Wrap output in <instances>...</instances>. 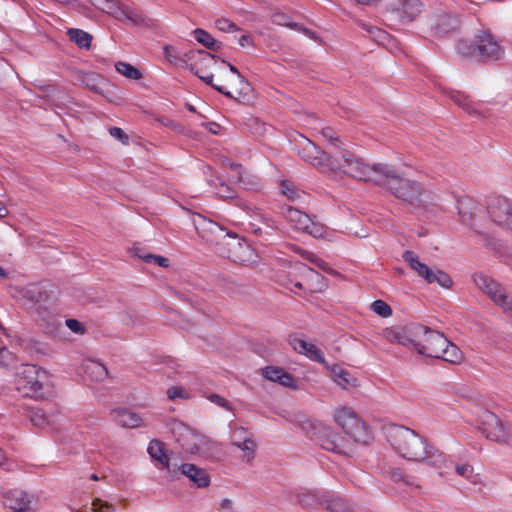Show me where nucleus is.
<instances>
[{
  "instance_id": "18",
  "label": "nucleus",
  "mask_w": 512,
  "mask_h": 512,
  "mask_svg": "<svg viewBox=\"0 0 512 512\" xmlns=\"http://www.w3.org/2000/svg\"><path fill=\"white\" fill-rule=\"evenodd\" d=\"M489 214L494 223L512 230V202L505 197H496L489 204Z\"/></svg>"
},
{
  "instance_id": "7",
  "label": "nucleus",
  "mask_w": 512,
  "mask_h": 512,
  "mask_svg": "<svg viewBox=\"0 0 512 512\" xmlns=\"http://www.w3.org/2000/svg\"><path fill=\"white\" fill-rule=\"evenodd\" d=\"M332 419L354 442L367 444L371 440L368 427L352 407L348 405L335 407L332 411Z\"/></svg>"
},
{
  "instance_id": "13",
  "label": "nucleus",
  "mask_w": 512,
  "mask_h": 512,
  "mask_svg": "<svg viewBox=\"0 0 512 512\" xmlns=\"http://www.w3.org/2000/svg\"><path fill=\"white\" fill-rule=\"evenodd\" d=\"M193 224L199 236L205 241L215 244L216 249L224 246L223 243L231 233L217 222L200 214L193 216Z\"/></svg>"
},
{
  "instance_id": "41",
  "label": "nucleus",
  "mask_w": 512,
  "mask_h": 512,
  "mask_svg": "<svg viewBox=\"0 0 512 512\" xmlns=\"http://www.w3.org/2000/svg\"><path fill=\"white\" fill-rule=\"evenodd\" d=\"M404 326L387 327L381 331V336L390 343L403 345Z\"/></svg>"
},
{
  "instance_id": "19",
  "label": "nucleus",
  "mask_w": 512,
  "mask_h": 512,
  "mask_svg": "<svg viewBox=\"0 0 512 512\" xmlns=\"http://www.w3.org/2000/svg\"><path fill=\"white\" fill-rule=\"evenodd\" d=\"M101 11L125 23H131L134 25H141L144 23L143 16L137 10L126 5H122L116 0H108Z\"/></svg>"
},
{
  "instance_id": "58",
  "label": "nucleus",
  "mask_w": 512,
  "mask_h": 512,
  "mask_svg": "<svg viewBox=\"0 0 512 512\" xmlns=\"http://www.w3.org/2000/svg\"><path fill=\"white\" fill-rule=\"evenodd\" d=\"M307 277L311 278L312 280H315L317 282H323L324 278L321 274L317 273L313 269L306 268Z\"/></svg>"
},
{
  "instance_id": "9",
  "label": "nucleus",
  "mask_w": 512,
  "mask_h": 512,
  "mask_svg": "<svg viewBox=\"0 0 512 512\" xmlns=\"http://www.w3.org/2000/svg\"><path fill=\"white\" fill-rule=\"evenodd\" d=\"M223 244V247L217 248V253L222 257L243 265H251L257 262L258 256L254 249L235 234L230 233Z\"/></svg>"
},
{
  "instance_id": "21",
  "label": "nucleus",
  "mask_w": 512,
  "mask_h": 512,
  "mask_svg": "<svg viewBox=\"0 0 512 512\" xmlns=\"http://www.w3.org/2000/svg\"><path fill=\"white\" fill-rule=\"evenodd\" d=\"M447 340L448 339L442 333L428 328L426 335L418 348V353L428 357L437 358L447 345Z\"/></svg>"
},
{
  "instance_id": "11",
  "label": "nucleus",
  "mask_w": 512,
  "mask_h": 512,
  "mask_svg": "<svg viewBox=\"0 0 512 512\" xmlns=\"http://www.w3.org/2000/svg\"><path fill=\"white\" fill-rule=\"evenodd\" d=\"M469 49L470 47H468L466 43H461L458 47L459 52L464 55L475 54V52H478L479 56L486 60H498L504 54L500 44L489 32L486 31H482L476 35L473 51H467Z\"/></svg>"
},
{
  "instance_id": "17",
  "label": "nucleus",
  "mask_w": 512,
  "mask_h": 512,
  "mask_svg": "<svg viewBox=\"0 0 512 512\" xmlns=\"http://www.w3.org/2000/svg\"><path fill=\"white\" fill-rule=\"evenodd\" d=\"M228 67L230 73L225 75V81L214 83L213 78L212 84L210 85L227 97H233V93L230 89H234L239 94L247 93V91L249 90V83L239 73L238 69L235 66L229 64Z\"/></svg>"
},
{
  "instance_id": "43",
  "label": "nucleus",
  "mask_w": 512,
  "mask_h": 512,
  "mask_svg": "<svg viewBox=\"0 0 512 512\" xmlns=\"http://www.w3.org/2000/svg\"><path fill=\"white\" fill-rule=\"evenodd\" d=\"M166 395L170 401H176L178 399L189 400L191 398L190 392L182 385L169 387L166 391Z\"/></svg>"
},
{
  "instance_id": "1",
  "label": "nucleus",
  "mask_w": 512,
  "mask_h": 512,
  "mask_svg": "<svg viewBox=\"0 0 512 512\" xmlns=\"http://www.w3.org/2000/svg\"><path fill=\"white\" fill-rule=\"evenodd\" d=\"M300 158L319 172L327 175L344 174L353 179L381 186L384 177H391L390 165H370L364 159L348 151H324L312 140L299 134L294 139Z\"/></svg>"
},
{
  "instance_id": "38",
  "label": "nucleus",
  "mask_w": 512,
  "mask_h": 512,
  "mask_svg": "<svg viewBox=\"0 0 512 512\" xmlns=\"http://www.w3.org/2000/svg\"><path fill=\"white\" fill-rule=\"evenodd\" d=\"M323 493L318 490L299 493L297 495L298 503L305 508L313 507L316 504L320 505V500L323 498Z\"/></svg>"
},
{
  "instance_id": "2",
  "label": "nucleus",
  "mask_w": 512,
  "mask_h": 512,
  "mask_svg": "<svg viewBox=\"0 0 512 512\" xmlns=\"http://www.w3.org/2000/svg\"><path fill=\"white\" fill-rule=\"evenodd\" d=\"M385 435L392 449L402 458L425 463L436 469L447 466L448 457L414 430L401 425H389L385 428Z\"/></svg>"
},
{
  "instance_id": "63",
  "label": "nucleus",
  "mask_w": 512,
  "mask_h": 512,
  "mask_svg": "<svg viewBox=\"0 0 512 512\" xmlns=\"http://www.w3.org/2000/svg\"><path fill=\"white\" fill-rule=\"evenodd\" d=\"M8 215L7 208L0 202V218H4Z\"/></svg>"
},
{
  "instance_id": "6",
  "label": "nucleus",
  "mask_w": 512,
  "mask_h": 512,
  "mask_svg": "<svg viewBox=\"0 0 512 512\" xmlns=\"http://www.w3.org/2000/svg\"><path fill=\"white\" fill-rule=\"evenodd\" d=\"M165 58L174 64H185L193 73L207 84H212L213 75L206 73L200 66H210L216 62L215 56L203 50H189L184 53L177 51L173 46L163 47Z\"/></svg>"
},
{
  "instance_id": "56",
  "label": "nucleus",
  "mask_w": 512,
  "mask_h": 512,
  "mask_svg": "<svg viewBox=\"0 0 512 512\" xmlns=\"http://www.w3.org/2000/svg\"><path fill=\"white\" fill-rule=\"evenodd\" d=\"M368 32L373 35V37H375V39L383 44L385 42V40L388 38V34L384 31H381L380 29L378 28H375V27H371Z\"/></svg>"
},
{
  "instance_id": "34",
  "label": "nucleus",
  "mask_w": 512,
  "mask_h": 512,
  "mask_svg": "<svg viewBox=\"0 0 512 512\" xmlns=\"http://www.w3.org/2000/svg\"><path fill=\"white\" fill-rule=\"evenodd\" d=\"M320 505L333 512H349V507L343 499L329 496L326 493H323V498L320 500Z\"/></svg>"
},
{
  "instance_id": "52",
  "label": "nucleus",
  "mask_w": 512,
  "mask_h": 512,
  "mask_svg": "<svg viewBox=\"0 0 512 512\" xmlns=\"http://www.w3.org/2000/svg\"><path fill=\"white\" fill-rule=\"evenodd\" d=\"M215 27L222 32H235L238 30L237 26L226 18H218L215 21Z\"/></svg>"
},
{
  "instance_id": "42",
  "label": "nucleus",
  "mask_w": 512,
  "mask_h": 512,
  "mask_svg": "<svg viewBox=\"0 0 512 512\" xmlns=\"http://www.w3.org/2000/svg\"><path fill=\"white\" fill-rule=\"evenodd\" d=\"M115 69L121 75L131 80H139L142 77L141 72L136 67L127 62H117L115 64Z\"/></svg>"
},
{
  "instance_id": "53",
  "label": "nucleus",
  "mask_w": 512,
  "mask_h": 512,
  "mask_svg": "<svg viewBox=\"0 0 512 512\" xmlns=\"http://www.w3.org/2000/svg\"><path fill=\"white\" fill-rule=\"evenodd\" d=\"M92 509L94 512H115V507L112 504L101 499H95L92 502Z\"/></svg>"
},
{
  "instance_id": "23",
  "label": "nucleus",
  "mask_w": 512,
  "mask_h": 512,
  "mask_svg": "<svg viewBox=\"0 0 512 512\" xmlns=\"http://www.w3.org/2000/svg\"><path fill=\"white\" fill-rule=\"evenodd\" d=\"M325 368L329 372L331 380L343 390H351L358 387V379L346 368L339 364L326 363Z\"/></svg>"
},
{
  "instance_id": "15",
  "label": "nucleus",
  "mask_w": 512,
  "mask_h": 512,
  "mask_svg": "<svg viewBox=\"0 0 512 512\" xmlns=\"http://www.w3.org/2000/svg\"><path fill=\"white\" fill-rule=\"evenodd\" d=\"M231 443L241 452L243 462L250 463L256 455L257 443L253 434L244 427H235L230 435Z\"/></svg>"
},
{
  "instance_id": "27",
  "label": "nucleus",
  "mask_w": 512,
  "mask_h": 512,
  "mask_svg": "<svg viewBox=\"0 0 512 512\" xmlns=\"http://www.w3.org/2000/svg\"><path fill=\"white\" fill-rule=\"evenodd\" d=\"M262 376L271 381L280 384L283 387L297 389V382L294 377L278 366H266L261 369Z\"/></svg>"
},
{
  "instance_id": "10",
  "label": "nucleus",
  "mask_w": 512,
  "mask_h": 512,
  "mask_svg": "<svg viewBox=\"0 0 512 512\" xmlns=\"http://www.w3.org/2000/svg\"><path fill=\"white\" fill-rule=\"evenodd\" d=\"M402 257L404 261L409 264L410 268L427 283H437L443 288H449L452 285L451 278L445 272L428 267L425 263L420 261L419 256L413 251H405Z\"/></svg>"
},
{
  "instance_id": "29",
  "label": "nucleus",
  "mask_w": 512,
  "mask_h": 512,
  "mask_svg": "<svg viewBox=\"0 0 512 512\" xmlns=\"http://www.w3.org/2000/svg\"><path fill=\"white\" fill-rule=\"evenodd\" d=\"M290 344L292 348L299 354L305 355L312 361L325 365L327 362L322 351L312 342H308L302 338H291Z\"/></svg>"
},
{
  "instance_id": "33",
  "label": "nucleus",
  "mask_w": 512,
  "mask_h": 512,
  "mask_svg": "<svg viewBox=\"0 0 512 512\" xmlns=\"http://www.w3.org/2000/svg\"><path fill=\"white\" fill-rule=\"evenodd\" d=\"M85 373L94 381L100 382L107 378V368L96 360L87 359L83 362Z\"/></svg>"
},
{
  "instance_id": "32",
  "label": "nucleus",
  "mask_w": 512,
  "mask_h": 512,
  "mask_svg": "<svg viewBox=\"0 0 512 512\" xmlns=\"http://www.w3.org/2000/svg\"><path fill=\"white\" fill-rule=\"evenodd\" d=\"M394 10L402 20L412 21L423 11V3L420 0H398Z\"/></svg>"
},
{
  "instance_id": "25",
  "label": "nucleus",
  "mask_w": 512,
  "mask_h": 512,
  "mask_svg": "<svg viewBox=\"0 0 512 512\" xmlns=\"http://www.w3.org/2000/svg\"><path fill=\"white\" fill-rule=\"evenodd\" d=\"M33 497L21 489H12L5 493L4 504L14 512H26L30 509Z\"/></svg>"
},
{
  "instance_id": "48",
  "label": "nucleus",
  "mask_w": 512,
  "mask_h": 512,
  "mask_svg": "<svg viewBox=\"0 0 512 512\" xmlns=\"http://www.w3.org/2000/svg\"><path fill=\"white\" fill-rule=\"evenodd\" d=\"M138 256L146 263L155 264L164 268H167L169 266V259L164 256L154 255L150 253Z\"/></svg>"
},
{
  "instance_id": "16",
  "label": "nucleus",
  "mask_w": 512,
  "mask_h": 512,
  "mask_svg": "<svg viewBox=\"0 0 512 512\" xmlns=\"http://www.w3.org/2000/svg\"><path fill=\"white\" fill-rule=\"evenodd\" d=\"M318 435L321 446L324 449L344 455H348L352 452L351 441L333 431L330 427H321Z\"/></svg>"
},
{
  "instance_id": "3",
  "label": "nucleus",
  "mask_w": 512,
  "mask_h": 512,
  "mask_svg": "<svg viewBox=\"0 0 512 512\" xmlns=\"http://www.w3.org/2000/svg\"><path fill=\"white\" fill-rule=\"evenodd\" d=\"M15 385L23 396L37 400L50 396L53 387L49 372L32 364H24L19 368Z\"/></svg>"
},
{
  "instance_id": "31",
  "label": "nucleus",
  "mask_w": 512,
  "mask_h": 512,
  "mask_svg": "<svg viewBox=\"0 0 512 512\" xmlns=\"http://www.w3.org/2000/svg\"><path fill=\"white\" fill-rule=\"evenodd\" d=\"M427 329L428 328L426 326L417 323L404 326L403 346L414 349L418 352V348L426 335Z\"/></svg>"
},
{
  "instance_id": "5",
  "label": "nucleus",
  "mask_w": 512,
  "mask_h": 512,
  "mask_svg": "<svg viewBox=\"0 0 512 512\" xmlns=\"http://www.w3.org/2000/svg\"><path fill=\"white\" fill-rule=\"evenodd\" d=\"M166 428L170 431L184 452L204 457L211 454L214 443L182 421L176 418H169L166 421Z\"/></svg>"
},
{
  "instance_id": "24",
  "label": "nucleus",
  "mask_w": 512,
  "mask_h": 512,
  "mask_svg": "<svg viewBox=\"0 0 512 512\" xmlns=\"http://www.w3.org/2000/svg\"><path fill=\"white\" fill-rule=\"evenodd\" d=\"M147 451L150 457L157 462L158 468L166 469L172 477L177 476V465L170 463V457L163 442L152 440L148 445Z\"/></svg>"
},
{
  "instance_id": "64",
  "label": "nucleus",
  "mask_w": 512,
  "mask_h": 512,
  "mask_svg": "<svg viewBox=\"0 0 512 512\" xmlns=\"http://www.w3.org/2000/svg\"><path fill=\"white\" fill-rule=\"evenodd\" d=\"M216 128H218V125H217L216 123H209V124H208V129H209L212 133H217Z\"/></svg>"
},
{
  "instance_id": "14",
  "label": "nucleus",
  "mask_w": 512,
  "mask_h": 512,
  "mask_svg": "<svg viewBox=\"0 0 512 512\" xmlns=\"http://www.w3.org/2000/svg\"><path fill=\"white\" fill-rule=\"evenodd\" d=\"M479 427L488 439L496 442H507L512 437L510 427L490 411L481 413Z\"/></svg>"
},
{
  "instance_id": "51",
  "label": "nucleus",
  "mask_w": 512,
  "mask_h": 512,
  "mask_svg": "<svg viewBox=\"0 0 512 512\" xmlns=\"http://www.w3.org/2000/svg\"><path fill=\"white\" fill-rule=\"evenodd\" d=\"M206 398H207V400L214 403L215 405H217L227 411H232L231 403L228 400H226L224 397H222L218 394H215V393H211V394H208L206 396Z\"/></svg>"
},
{
  "instance_id": "49",
  "label": "nucleus",
  "mask_w": 512,
  "mask_h": 512,
  "mask_svg": "<svg viewBox=\"0 0 512 512\" xmlns=\"http://www.w3.org/2000/svg\"><path fill=\"white\" fill-rule=\"evenodd\" d=\"M281 193L287 197L288 200L294 201L299 198V192L295 189V187L287 181H282L281 185Z\"/></svg>"
},
{
  "instance_id": "35",
  "label": "nucleus",
  "mask_w": 512,
  "mask_h": 512,
  "mask_svg": "<svg viewBox=\"0 0 512 512\" xmlns=\"http://www.w3.org/2000/svg\"><path fill=\"white\" fill-rule=\"evenodd\" d=\"M437 358L449 363L457 364L463 359V354L456 345L447 340V345Z\"/></svg>"
},
{
  "instance_id": "28",
  "label": "nucleus",
  "mask_w": 512,
  "mask_h": 512,
  "mask_svg": "<svg viewBox=\"0 0 512 512\" xmlns=\"http://www.w3.org/2000/svg\"><path fill=\"white\" fill-rule=\"evenodd\" d=\"M111 417L115 423L123 428L135 429L145 426L141 415L127 408L113 410Z\"/></svg>"
},
{
  "instance_id": "39",
  "label": "nucleus",
  "mask_w": 512,
  "mask_h": 512,
  "mask_svg": "<svg viewBox=\"0 0 512 512\" xmlns=\"http://www.w3.org/2000/svg\"><path fill=\"white\" fill-rule=\"evenodd\" d=\"M452 101L461 107L468 114H476L477 107L476 104L465 94L461 92H453L451 94Z\"/></svg>"
},
{
  "instance_id": "50",
  "label": "nucleus",
  "mask_w": 512,
  "mask_h": 512,
  "mask_svg": "<svg viewBox=\"0 0 512 512\" xmlns=\"http://www.w3.org/2000/svg\"><path fill=\"white\" fill-rule=\"evenodd\" d=\"M16 362L15 355L7 348H0V366L10 367Z\"/></svg>"
},
{
  "instance_id": "46",
  "label": "nucleus",
  "mask_w": 512,
  "mask_h": 512,
  "mask_svg": "<svg viewBox=\"0 0 512 512\" xmlns=\"http://www.w3.org/2000/svg\"><path fill=\"white\" fill-rule=\"evenodd\" d=\"M371 310L377 315L388 318L392 315V308L383 300H375L370 305Z\"/></svg>"
},
{
  "instance_id": "60",
  "label": "nucleus",
  "mask_w": 512,
  "mask_h": 512,
  "mask_svg": "<svg viewBox=\"0 0 512 512\" xmlns=\"http://www.w3.org/2000/svg\"><path fill=\"white\" fill-rule=\"evenodd\" d=\"M301 255L303 258H305L306 260L312 262V263H316L318 261V258L315 254H313L312 252H309V251H302L301 252Z\"/></svg>"
},
{
  "instance_id": "55",
  "label": "nucleus",
  "mask_w": 512,
  "mask_h": 512,
  "mask_svg": "<svg viewBox=\"0 0 512 512\" xmlns=\"http://www.w3.org/2000/svg\"><path fill=\"white\" fill-rule=\"evenodd\" d=\"M66 326L76 334H83L85 331L83 325L76 319L66 320Z\"/></svg>"
},
{
  "instance_id": "40",
  "label": "nucleus",
  "mask_w": 512,
  "mask_h": 512,
  "mask_svg": "<svg viewBox=\"0 0 512 512\" xmlns=\"http://www.w3.org/2000/svg\"><path fill=\"white\" fill-rule=\"evenodd\" d=\"M70 40L75 42L80 48L89 49L92 42V36L80 29H69Z\"/></svg>"
},
{
  "instance_id": "59",
  "label": "nucleus",
  "mask_w": 512,
  "mask_h": 512,
  "mask_svg": "<svg viewBox=\"0 0 512 512\" xmlns=\"http://www.w3.org/2000/svg\"><path fill=\"white\" fill-rule=\"evenodd\" d=\"M220 508L231 511L233 509V501L229 498L222 499L219 503Z\"/></svg>"
},
{
  "instance_id": "8",
  "label": "nucleus",
  "mask_w": 512,
  "mask_h": 512,
  "mask_svg": "<svg viewBox=\"0 0 512 512\" xmlns=\"http://www.w3.org/2000/svg\"><path fill=\"white\" fill-rule=\"evenodd\" d=\"M284 216L291 227L297 231L305 232L314 238H320L327 241L335 240L334 232L328 230L323 225L314 222L309 215L294 207H287L284 212Z\"/></svg>"
},
{
  "instance_id": "61",
  "label": "nucleus",
  "mask_w": 512,
  "mask_h": 512,
  "mask_svg": "<svg viewBox=\"0 0 512 512\" xmlns=\"http://www.w3.org/2000/svg\"><path fill=\"white\" fill-rule=\"evenodd\" d=\"M238 43L240 46L242 47H245V46H249V45H252V39L250 36L248 35H242L239 40H238Z\"/></svg>"
},
{
  "instance_id": "36",
  "label": "nucleus",
  "mask_w": 512,
  "mask_h": 512,
  "mask_svg": "<svg viewBox=\"0 0 512 512\" xmlns=\"http://www.w3.org/2000/svg\"><path fill=\"white\" fill-rule=\"evenodd\" d=\"M193 35L196 41L206 48H209L213 51H219L221 49V44L216 41L207 31L201 28H197L193 31Z\"/></svg>"
},
{
  "instance_id": "30",
  "label": "nucleus",
  "mask_w": 512,
  "mask_h": 512,
  "mask_svg": "<svg viewBox=\"0 0 512 512\" xmlns=\"http://www.w3.org/2000/svg\"><path fill=\"white\" fill-rule=\"evenodd\" d=\"M19 296L25 300V304L31 307L41 308L48 300L45 289L38 284H30L19 290Z\"/></svg>"
},
{
  "instance_id": "45",
  "label": "nucleus",
  "mask_w": 512,
  "mask_h": 512,
  "mask_svg": "<svg viewBox=\"0 0 512 512\" xmlns=\"http://www.w3.org/2000/svg\"><path fill=\"white\" fill-rule=\"evenodd\" d=\"M455 471L459 476L466 478L473 484H476L479 480L478 475L474 473L473 467L469 464H457Z\"/></svg>"
},
{
  "instance_id": "37",
  "label": "nucleus",
  "mask_w": 512,
  "mask_h": 512,
  "mask_svg": "<svg viewBox=\"0 0 512 512\" xmlns=\"http://www.w3.org/2000/svg\"><path fill=\"white\" fill-rule=\"evenodd\" d=\"M272 22L274 24H276V25L286 26V27H290L292 29L298 30V31L304 33L305 35H307L311 39H315L316 38L314 32H312V31H310V30H308L306 28H302L297 23L289 21L287 16H285L282 13H275V14H273L272 15Z\"/></svg>"
},
{
  "instance_id": "47",
  "label": "nucleus",
  "mask_w": 512,
  "mask_h": 512,
  "mask_svg": "<svg viewBox=\"0 0 512 512\" xmlns=\"http://www.w3.org/2000/svg\"><path fill=\"white\" fill-rule=\"evenodd\" d=\"M209 183L210 185L215 187L213 193H215L218 197L223 199L233 198L234 191L229 185L225 184L224 182H220L219 185L217 186L213 180H210Z\"/></svg>"
},
{
  "instance_id": "44",
  "label": "nucleus",
  "mask_w": 512,
  "mask_h": 512,
  "mask_svg": "<svg viewBox=\"0 0 512 512\" xmlns=\"http://www.w3.org/2000/svg\"><path fill=\"white\" fill-rule=\"evenodd\" d=\"M320 133L332 145V148L328 149L327 151L335 152V151H339V150H344V148H342L341 140L339 139L337 133L332 128L325 127L321 130Z\"/></svg>"
},
{
  "instance_id": "12",
  "label": "nucleus",
  "mask_w": 512,
  "mask_h": 512,
  "mask_svg": "<svg viewBox=\"0 0 512 512\" xmlns=\"http://www.w3.org/2000/svg\"><path fill=\"white\" fill-rule=\"evenodd\" d=\"M473 281L475 285L487 294L496 305L501 307L505 313L512 315V299L506 295L495 280L483 273H476L473 276Z\"/></svg>"
},
{
  "instance_id": "4",
  "label": "nucleus",
  "mask_w": 512,
  "mask_h": 512,
  "mask_svg": "<svg viewBox=\"0 0 512 512\" xmlns=\"http://www.w3.org/2000/svg\"><path fill=\"white\" fill-rule=\"evenodd\" d=\"M391 177H384L382 187L388 189L397 199L412 207L426 205L431 199V193L416 181L400 177L390 166Z\"/></svg>"
},
{
  "instance_id": "57",
  "label": "nucleus",
  "mask_w": 512,
  "mask_h": 512,
  "mask_svg": "<svg viewBox=\"0 0 512 512\" xmlns=\"http://www.w3.org/2000/svg\"><path fill=\"white\" fill-rule=\"evenodd\" d=\"M451 22V19L447 15L441 16V23H437L436 29H438L440 32H448L449 28L446 27Z\"/></svg>"
},
{
  "instance_id": "22",
  "label": "nucleus",
  "mask_w": 512,
  "mask_h": 512,
  "mask_svg": "<svg viewBox=\"0 0 512 512\" xmlns=\"http://www.w3.org/2000/svg\"><path fill=\"white\" fill-rule=\"evenodd\" d=\"M176 469L177 474L180 473L189 479L192 487L204 489L210 486L211 477L204 468L192 463H184L176 466Z\"/></svg>"
},
{
  "instance_id": "54",
  "label": "nucleus",
  "mask_w": 512,
  "mask_h": 512,
  "mask_svg": "<svg viewBox=\"0 0 512 512\" xmlns=\"http://www.w3.org/2000/svg\"><path fill=\"white\" fill-rule=\"evenodd\" d=\"M109 134L124 145L129 143V136L119 127L110 128Z\"/></svg>"
},
{
  "instance_id": "20",
  "label": "nucleus",
  "mask_w": 512,
  "mask_h": 512,
  "mask_svg": "<svg viewBox=\"0 0 512 512\" xmlns=\"http://www.w3.org/2000/svg\"><path fill=\"white\" fill-rule=\"evenodd\" d=\"M31 423L41 429H56L63 421L61 411L52 409L44 411L43 409H31L29 413Z\"/></svg>"
},
{
  "instance_id": "26",
  "label": "nucleus",
  "mask_w": 512,
  "mask_h": 512,
  "mask_svg": "<svg viewBox=\"0 0 512 512\" xmlns=\"http://www.w3.org/2000/svg\"><path fill=\"white\" fill-rule=\"evenodd\" d=\"M222 164L225 168H229L231 170L229 178L240 182L245 189H254L259 186L260 179L256 175L244 171L242 166L231 162L227 158L223 160Z\"/></svg>"
},
{
  "instance_id": "62",
  "label": "nucleus",
  "mask_w": 512,
  "mask_h": 512,
  "mask_svg": "<svg viewBox=\"0 0 512 512\" xmlns=\"http://www.w3.org/2000/svg\"><path fill=\"white\" fill-rule=\"evenodd\" d=\"M108 0H90L91 4L97 9L102 10Z\"/></svg>"
}]
</instances>
